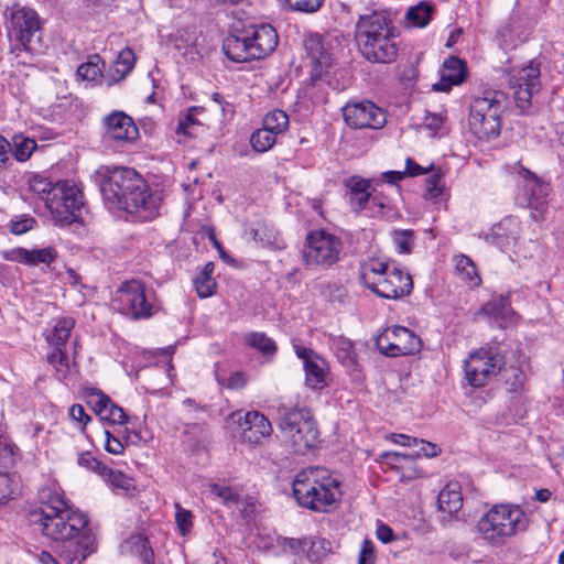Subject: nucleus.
<instances>
[{
    "label": "nucleus",
    "mask_w": 564,
    "mask_h": 564,
    "mask_svg": "<svg viewBox=\"0 0 564 564\" xmlns=\"http://www.w3.org/2000/svg\"><path fill=\"white\" fill-rule=\"evenodd\" d=\"M340 487L339 476L319 466L300 470L292 481L299 505L316 512H325L339 502L343 495Z\"/></svg>",
    "instance_id": "f257e3e1"
},
{
    "label": "nucleus",
    "mask_w": 564,
    "mask_h": 564,
    "mask_svg": "<svg viewBox=\"0 0 564 564\" xmlns=\"http://www.w3.org/2000/svg\"><path fill=\"white\" fill-rule=\"evenodd\" d=\"M43 501L40 510L32 512L31 521L39 523L44 535L55 541H66L83 532L88 525V518L83 512L69 508L65 500L58 495H46L44 490Z\"/></svg>",
    "instance_id": "f03ea898"
},
{
    "label": "nucleus",
    "mask_w": 564,
    "mask_h": 564,
    "mask_svg": "<svg viewBox=\"0 0 564 564\" xmlns=\"http://www.w3.org/2000/svg\"><path fill=\"white\" fill-rule=\"evenodd\" d=\"M355 37L361 55L371 63L388 64L398 56V47L383 12L372 11L360 15Z\"/></svg>",
    "instance_id": "7ed1b4c3"
},
{
    "label": "nucleus",
    "mask_w": 564,
    "mask_h": 564,
    "mask_svg": "<svg viewBox=\"0 0 564 564\" xmlns=\"http://www.w3.org/2000/svg\"><path fill=\"white\" fill-rule=\"evenodd\" d=\"M528 520L518 505L501 503L490 508L478 521L479 535L494 545L506 541L527 529Z\"/></svg>",
    "instance_id": "20e7f679"
},
{
    "label": "nucleus",
    "mask_w": 564,
    "mask_h": 564,
    "mask_svg": "<svg viewBox=\"0 0 564 564\" xmlns=\"http://www.w3.org/2000/svg\"><path fill=\"white\" fill-rule=\"evenodd\" d=\"M360 279L367 289L388 300L406 296L413 289L409 272L380 260H369L360 273Z\"/></svg>",
    "instance_id": "39448f33"
},
{
    "label": "nucleus",
    "mask_w": 564,
    "mask_h": 564,
    "mask_svg": "<svg viewBox=\"0 0 564 564\" xmlns=\"http://www.w3.org/2000/svg\"><path fill=\"white\" fill-rule=\"evenodd\" d=\"M278 426L296 454H305L316 447L319 437L317 424L306 408H291L283 412Z\"/></svg>",
    "instance_id": "423d86ee"
},
{
    "label": "nucleus",
    "mask_w": 564,
    "mask_h": 564,
    "mask_svg": "<svg viewBox=\"0 0 564 564\" xmlns=\"http://www.w3.org/2000/svg\"><path fill=\"white\" fill-rule=\"evenodd\" d=\"M45 207L56 226L64 227L77 223L82 219L85 208L83 191L74 181L56 182Z\"/></svg>",
    "instance_id": "0eeeda50"
},
{
    "label": "nucleus",
    "mask_w": 564,
    "mask_h": 564,
    "mask_svg": "<svg viewBox=\"0 0 564 564\" xmlns=\"http://www.w3.org/2000/svg\"><path fill=\"white\" fill-rule=\"evenodd\" d=\"M3 17L8 35L15 39L25 51L37 52L41 26L36 11L15 2L6 8Z\"/></svg>",
    "instance_id": "6e6552de"
},
{
    "label": "nucleus",
    "mask_w": 564,
    "mask_h": 564,
    "mask_svg": "<svg viewBox=\"0 0 564 564\" xmlns=\"http://www.w3.org/2000/svg\"><path fill=\"white\" fill-rule=\"evenodd\" d=\"M341 240L325 230L312 231L302 251L304 264L311 269H328L339 260Z\"/></svg>",
    "instance_id": "1a4fd4ad"
},
{
    "label": "nucleus",
    "mask_w": 564,
    "mask_h": 564,
    "mask_svg": "<svg viewBox=\"0 0 564 564\" xmlns=\"http://www.w3.org/2000/svg\"><path fill=\"white\" fill-rule=\"evenodd\" d=\"M503 365L505 358L498 347H482L465 361V378L471 387H484L501 371Z\"/></svg>",
    "instance_id": "9d476101"
},
{
    "label": "nucleus",
    "mask_w": 564,
    "mask_h": 564,
    "mask_svg": "<svg viewBox=\"0 0 564 564\" xmlns=\"http://www.w3.org/2000/svg\"><path fill=\"white\" fill-rule=\"evenodd\" d=\"M117 301L121 311L134 319L149 318L159 310L153 290L138 280L124 282Z\"/></svg>",
    "instance_id": "9b49d317"
},
{
    "label": "nucleus",
    "mask_w": 564,
    "mask_h": 564,
    "mask_svg": "<svg viewBox=\"0 0 564 564\" xmlns=\"http://www.w3.org/2000/svg\"><path fill=\"white\" fill-rule=\"evenodd\" d=\"M143 185V178L130 167H107L102 172L100 192L105 203L113 208L129 192Z\"/></svg>",
    "instance_id": "f8f14e48"
},
{
    "label": "nucleus",
    "mask_w": 564,
    "mask_h": 564,
    "mask_svg": "<svg viewBox=\"0 0 564 564\" xmlns=\"http://www.w3.org/2000/svg\"><path fill=\"white\" fill-rule=\"evenodd\" d=\"M518 173L522 182L521 191L517 196L518 204L529 208L534 220H542L547 209V196L551 191L550 185L522 166Z\"/></svg>",
    "instance_id": "ddd939ff"
},
{
    "label": "nucleus",
    "mask_w": 564,
    "mask_h": 564,
    "mask_svg": "<svg viewBox=\"0 0 564 564\" xmlns=\"http://www.w3.org/2000/svg\"><path fill=\"white\" fill-rule=\"evenodd\" d=\"M377 345L386 356L397 357L419 351L421 339L406 327L393 326L379 336Z\"/></svg>",
    "instance_id": "4468645a"
},
{
    "label": "nucleus",
    "mask_w": 564,
    "mask_h": 564,
    "mask_svg": "<svg viewBox=\"0 0 564 564\" xmlns=\"http://www.w3.org/2000/svg\"><path fill=\"white\" fill-rule=\"evenodd\" d=\"M343 117L347 126L352 129L378 130L387 122L386 112L368 100L347 102L343 108Z\"/></svg>",
    "instance_id": "2eb2a0df"
},
{
    "label": "nucleus",
    "mask_w": 564,
    "mask_h": 564,
    "mask_svg": "<svg viewBox=\"0 0 564 564\" xmlns=\"http://www.w3.org/2000/svg\"><path fill=\"white\" fill-rule=\"evenodd\" d=\"M296 356L303 360L305 383L314 390H322L329 382V367L327 361L313 349L294 345Z\"/></svg>",
    "instance_id": "dca6fc26"
},
{
    "label": "nucleus",
    "mask_w": 564,
    "mask_h": 564,
    "mask_svg": "<svg viewBox=\"0 0 564 564\" xmlns=\"http://www.w3.org/2000/svg\"><path fill=\"white\" fill-rule=\"evenodd\" d=\"M540 69L530 63L514 73L509 78L510 88L518 108L525 110L531 105V98L540 88Z\"/></svg>",
    "instance_id": "f3484780"
},
{
    "label": "nucleus",
    "mask_w": 564,
    "mask_h": 564,
    "mask_svg": "<svg viewBox=\"0 0 564 564\" xmlns=\"http://www.w3.org/2000/svg\"><path fill=\"white\" fill-rule=\"evenodd\" d=\"M113 208L122 209L129 214L137 215L143 220L152 219L158 214L159 203L158 198L149 193L147 183L138 186V189H132L129 195L124 197Z\"/></svg>",
    "instance_id": "a211bd4d"
},
{
    "label": "nucleus",
    "mask_w": 564,
    "mask_h": 564,
    "mask_svg": "<svg viewBox=\"0 0 564 564\" xmlns=\"http://www.w3.org/2000/svg\"><path fill=\"white\" fill-rule=\"evenodd\" d=\"M329 346L338 362L346 369L352 381L362 380V370L358 361L354 343L343 336H330Z\"/></svg>",
    "instance_id": "6ab92c4d"
},
{
    "label": "nucleus",
    "mask_w": 564,
    "mask_h": 564,
    "mask_svg": "<svg viewBox=\"0 0 564 564\" xmlns=\"http://www.w3.org/2000/svg\"><path fill=\"white\" fill-rule=\"evenodd\" d=\"M105 138L119 142L134 141L139 130L132 118L122 111H113L104 118Z\"/></svg>",
    "instance_id": "aec40b11"
},
{
    "label": "nucleus",
    "mask_w": 564,
    "mask_h": 564,
    "mask_svg": "<svg viewBox=\"0 0 564 564\" xmlns=\"http://www.w3.org/2000/svg\"><path fill=\"white\" fill-rule=\"evenodd\" d=\"M304 46L312 59L315 75L319 76L324 70L330 67L333 53L330 52V40L328 37L317 33H311L306 36Z\"/></svg>",
    "instance_id": "412c9836"
},
{
    "label": "nucleus",
    "mask_w": 564,
    "mask_h": 564,
    "mask_svg": "<svg viewBox=\"0 0 564 564\" xmlns=\"http://www.w3.org/2000/svg\"><path fill=\"white\" fill-rule=\"evenodd\" d=\"M245 31L251 44L250 51L256 59L270 54L278 45V33L270 24L250 25Z\"/></svg>",
    "instance_id": "4be33fe9"
},
{
    "label": "nucleus",
    "mask_w": 564,
    "mask_h": 564,
    "mask_svg": "<svg viewBox=\"0 0 564 564\" xmlns=\"http://www.w3.org/2000/svg\"><path fill=\"white\" fill-rule=\"evenodd\" d=\"M238 423L241 430V437L250 444H258L263 437H268L272 433L270 421L258 411H250L241 416L238 413Z\"/></svg>",
    "instance_id": "5701e85b"
},
{
    "label": "nucleus",
    "mask_w": 564,
    "mask_h": 564,
    "mask_svg": "<svg viewBox=\"0 0 564 564\" xmlns=\"http://www.w3.org/2000/svg\"><path fill=\"white\" fill-rule=\"evenodd\" d=\"M77 535L76 540L70 538L63 542L59 556L65 564H83L96 551L94 536L89 532L83 531Z\"/></svg>",
    "instance_id": "b1692460"
},
{
    "label": "nucleus",
    "mask_w": 564,
    "mask_h": 564,
    "mask_svg": "<svg viewBox=\"0 0 564 564\" xmlns=\"http://www.w3.org/2000/svg\"><path fill=\"white\" fill-rule=\"evenodd\" d=\"M88 398L89 404L101 420L119 425H123L129 422V417L124 410L116 404L102 391L95 389L90 392Z\"/></svg>",
    "instance_id": "393cba45"
},
{
    "label": "nucleus",
    "mask_w": 564,
    "mask_h": 564,
    "mask_svg": "<svg viewBox=\"0 0 564 564\" xmlns=\"http://www.w3.org/2000/svg\"><path fill=\"white\" fill-rule=\"evenodd\" d=\"M58 257L54 247H45L41 249H26L23 247L10 250L7 259L19 262L24 265L35 267L39 264L50 265Z\"/></svg>",
    "instance_id": "a878e982"
},
{
    "label": "nucleus",
    "mask_w": 564,
    "mask_h": 564,
    "mask_svg": "<svg viewBox=\"0 0 564 564\" xmlns=\"http://www.w3.org/2000/svg\"><path fill=\"white\" fill-rule=\"evenodd\" d=\"M467 69L463 59L452 56L445 59L441 79L433 85L435 91H448L454 85L462 84L466 78Z\"/></svg>",
    "instance_id": "bb28decb"
},
{
    "label": "nucleus",
    "mask_w": 564,
    "mask_h": 564,
    "mask_svg": "<svg viewBox=\"0 0 564 564\" xmlns=\"http://www.w3.org/2000/svg\"><path fill=\"white\" fill-rule=\"evenodd\" d=\"M506 95L500 90H485L481 97H475L470 104L469 115L501 116L505 109Z\"/></svg>",
    "instance_id": "cd10ccee"
},
{
    "label": "nucleus",
    "mask_w": 564,
    "mask_h": 564,
    "mask_svg": "<svg viewBox=\"0 0 564 564\" xmlns=\"http://www.w3.org/2000/svg\"><path fill=\"white\" fill-rule=\"evenodd\" d=\"M251 44L245 29L237 34H230L224 40L223 50L226 56L236 63L256 59L250 51Z\"/></svg>",
    "instance_id": "c85d7f7f"
},
{
    "label": "nucleus",
    "mask_w": 564,
    "mask_h": 564,
    "mask_svg": "<svg viewBox=\"0 0 564 564\" xmlns=\"http://www.w3.org/2000/svg\"><path fill=\"white\" fill-rule=\"evenodd\" d=\"M518 237L519 220L516 217H506L491 228V242L502 250L516 243Z\"/></svg>",
    "instance_id": "c756f323"
},
{
    "label": "nucleus",
    "mask_w": 564,
    "mask_h": 564,
    "mask_svg": "<svg viewBox=\"0 0 564 564\" xmlns=\"http://www.w3.org/2000/svg\"><path fill=\"white\" fill-rule=\"evenodd\" d=\"M345 186L349 189V202L354 210L360 212L366 208L370 202V182L361 176L354 175L344 181Z\"/></svg>",
    "instance_id": "7c9ffc66"
},
{
    "label": "nucleus",
    "mask_w": 564,
    "mask_h": 564,
    "mask_svg": "<svg viewBox=\"0 0 564 564\" xmlns=\"http://www.w3.org/2000/svg\"><path fill=\"white\" fill-rule=\"evenodd\" d=\"M468 121L474 134L480 139H490L497 137L501 130L500 116L469 115Z\"/></svg>",
    "instance_id": "2f4dec72"
},
{
    "label": "nucleus",
    "mask_w": 564,
    "mask_h": 564,
    "mask_svg": "<svg viewBox=\"0 0 564 564\" xmlns=\"http://www.w3.org/2000/svg\"><path fill=\"white\" fill-rule=\"evenodd\" d=\"M479 314L503 323L511 322L514 316L508 295L492 297L481 306Z\"/></svg>",
    "instance_id": "473e14b6"
},
{
    "label": "nucleus",
    "mask_w": 564,
    "mask_h": 564,
    "mask_svg": "<svg viewBox=\"0 0 564 564\" xmlns=\"http://www.w3.org/2000/svg\"><path fill=\"white\" fill-rule=\"evenodd\" d=\"M75 321L70 317H62L46 330L45 339L52 348H65V345L74 329Z\"/></svg>",
    "instance_id": "72a5a7b5"
},
{
    "label": "nucleus",
    "mask_w": 564,
    "mask_h": 564,
    "mask_svg": "<svg viewBox=\"0 0 564 564\" xmlns=\"http://www.w3.org/2000/svg\"><path fill=\"white\" fill-rule=\"evenodd\" d=\"M246 235L253 241L259 242L264 247L278 250L285 247L274 227L268 224H261L257 228L251 227L246 230Z\"/></svg>",
    "instance_id": "f704fd0d"
},
{
    "label": "nucleus",
    "mask_w": 564,
    "mask_h": 564,
    "mask_svg": "<svg viewBox=\"0 0 564 564\" xmlns=\"http://www.w3.org/2000/svg\"><path fill=\"white\" fill-rule=\"evenodd\" d=\"M123 552L135 555L142 564H154V553L143 534H133L122 545Z\"/></svg>",
    "instance_id": "c9c22d12"
},
{
    "label": "nucleus",
    "mask_w": 564,
    "mask_h": 564,
    "mask_svg": "<svg viewBox=\"0 0 564 564\" xmlns=\"http://www.w3.org/2000/svg\"><path fill=\"white\" fill-rule=\"evenodd\" d=\"M463 503V497L458 484L446 485L438 494V509L449 514L456 513Z\"/></svg>",
    "instance_id": "e433bc0d"
},
{
    "label": "nucleus",
    "mask_w": 564,
    "mask_h": 564,
    "mask_svg": "<svg viewBox=\"0 0 564 564\" xmlns=\"http://www.w3.org/2000/svg\"><path fill=\"white\" fill-rule=\"evenodd\" d=\"M433 10V4L427 1H421L410 7L405 13L408 25L412 28H425L432 19Z\"/></svg>",
    "instance_id": "4c0bfd02"
},
{
    "label": "nucleus",
    "mask_w": 564,
    "mask_h": 564,
    "mask_svg": "<svg viewBox=\"0 0 564 564\" xmlns=\"http://www.w3.org/2000/svg\"><path fill=\"white\" fill-rule=\"evenodd\" d=\"M10 144V152L13 153L14 159L19 162L28 161L37 148L36 141L33 138L23 134H14Z\"/></svg>",
    "instance_id": "58836bf2"
},
{
    "label": "nucleus",
    "mask_w": 564,
    "mask_h": 564,
    "mask_svg": "<svg viewBox=\"0 0 564 564\" xmlns=\"http://www.w3.org/2000/svg\"><path fill=\"white\" fill-rule=\"evenodd\" d=\"M456 272L471 286H478L481 279L477 272L476 265L470 258L465 254L454 257Z\"/></svg>",
    "instance_id": "ea45409f"
},
{
    "label": "nucleus",
    "mask_w": 564,
    "mask_h": 564,
    "mask_svg": "<svg viewBox=\"0 0 564 564\" xmlns=\"http://www.w3.org/2000/svg\"><path fill=\"white\" fill-rule=\"evenodd\" d=\"M134 62L135 57L131 48L126 47L120 51L113 66L111 67V76L113 80L124 78L132 70Z\"/></svg>",
    "instance_id": "a19ab883"
},
{
    "label": "nucleus",
    "mask_w": 564,
    "mask_h": 564,
    "mask_svg": "<svg viewBox=\"0 0 564 564\" xmlns=\"http://www.w3.org/2000/svg\"><path fill=\"white\" fill-rule=\"evenodd\" d=\"M55 183L41 174H32L28 178V189L46 204L53 193Z\"/></svg>",
    "instance_id": "79ce46f5"
},
{
    "label": "nucleus",
    "mask_w": 564,
    "mask_h": 564,
    "mask_svg": "<svg viewBox=\"0 0 564 564\" xmlns=\"http://www.w3.org/2000/svg\"><path fill=\"white\" fill-rule=\"evenodd\" d=\"M215 265L213 262H207L200 274L195 279V289L199 297H208L213 295L216 283L212 278Z\"/></svg>",
    "instance_id": "37998d69"
},
{
    "label": "nucleus",
    "mask_w": 564,
    "mask_h": 564,
    "mask_svg": "<svg viewBox=\"0 0 564 564\" xmlns=\"http://www.w3.org/2000/svg\"><path fill=\"white\" fill-rule=\"evenodd\" d=\"M325 543V540L318 539V540H312L310 538H302V539H293V538H284L283 542L281 544L283 551L289 552L293 555H301V554H307L308 550L315 547L316 544H323Z\"/></svg>",
    "instance_id": "c03bdc74"
},
{
    "label": "nucleus",
    "mask_w": 564,
    "mask_h": 564,
    "mask_svg": "<svg viewBox=\"0 0 564 564\" xmlns=\"http://www.w3.org/2000/svg\"><path fill=\"white\" fill-rule=\"evenodd\" d=\"M289 123L290 121L286 112L275 109L264 116L262 127L278 135L288 129Z\"/></svg>",
    "instance_id": "a18cd8bd"
},
{
    "label": "nucleus",
    "mask_w": 564,
    "mask_h": 564,
    "mask_svg": "<svg viewBox=\"0 0 564 564\" xmlns=\"http://www.w3.org/2000/svg\"><path fill=\"white\" fill-rule=\"evenodd\" d=\"M19 448L7 437H0V471L9 473L17 460Z\"/></svg>",
    "instance_id": "49530a36"
},
{
    "label": "nucleus",
    "mask_w": 564,
    "mask_h": 564,
    "mask_svg": "<svg viewBox=\"0 0 564 564\" xmlns=\"http://www.w3.org/2000/svg\"><path fill=\"white\" fill-rule=\"evenodd\" d=\"M246 343L250 347L261 351L263 355H274L276 351L275 343L264 333L253 332L247 335Z\"/></svg>",
    "instance_id": "de8ad7c7"
},
{
    "label": "nucleus",
    "mask_w": 564,
    "mask_h": 564,
    "mask_svg": "<svg viewBox=\"0 0 564 564\" xmlns=\"http://www.w3.org/2000/svg\"><path fill=\"white\" fill-rule=\"evenodd\" d=\"M392 241L399 253L408 254L411 253L414 243L415 235L411 229H394L391 232Z\"/></svg>",
    "instance_id": "09e8293b"
},
{
    "label": "nucleus",
    "mask_w": 564,
    "mask_h": 564,
    "mask_svg": "<svg viewBox=\"0 0 564 564\" xmlns=\"http://www.w3.org/2000/svg\"><path fill=\"white\" fill-rule=\"evenodd\" d=\"M198 111V108H191L187 113L178 120L176 133L195 137L198 130L202 128L200 121L196 118V113Z\"/></svg>",
    "instance_id": "8fccbe9b"
},
{
    "label": "nucleus",
    "mask_w": 564,
    "mask_h": 564,
    "mask_svg": "<svg viewBox=\"0 0 564 564\" xmlns=\"http://www.w3.org/2000/svg\"><path fill=\"white\" fill-rule=\"evenodd\" d=\"M112 488L122 489L128 491L132 488V480L130 477L119 470H113L105 465L99 475Z\"/></svg>",
    "instance_id": "3c124183"
},
{
    "label": "nucleus",
    "mask_w": 564,
    "mask_h": 564,
    "mask_svg": "<svg viewBox=\"0 0 564 564\" xmlns=\"http://www.w3.org/2000/svg\"><path fill=\"white\" fill-rule=\"evenodd\" d=\"M275 137V133L268 131L262 127L251 134L250 143L257 152L263 153L274 145L276 141Z\"/></svg>",
    "instance_id": "603ef678"
},
{
    "label": "nucleus",
    "mask_w": 564,
    "mask_h": 564,
    "mask_svg": "<svg viewBox=\"0 0 564 564\" xmlns=\"http://www.w3.org/2000/svg\"><path fill=\"white\" fill-rule=\"evenodd\" d=\"M47 361L54 367L57 378L64 379L69 370V359L64 348H53L47 355Z\"/></svg>",
    "instance_id": "864d4df0"
},
{
    "label": "nucleus",
    "mask_w": 564,
    "mask_h": 564,
    "mask_svg": "<svg viewBox=\"0 0 564 564\" xmlns=\"http://www.w3.org/2000/svg\"><path fill=\"white\" fill-rule=\"evenodd\" d=\"M19 488V478L15 474L0 471V505L12 498Z\"/></svg>",
    "instance_id": "5fc2aeb1"
},
{
    "label": "nucleus",
    "mask_w": 564,
    "mask_h": 564,
    "mask_svg": "<svg viewBox=\"0 0 564 564\" xmlns=\"http://www.w3.org/2000/svg\"><path fill=\"white\" fill-rule=\"evenodd\" d=\"M503 376L509 392L517 393L522 390L525 375L520 368L510 367L505 370Z\"/></svg>",
    "instance_id": "6e6d98bb"
},
{
    "label": "nucleus",
    "mask_w": 564,
    "mask_h": 564,
    "mask_svg": "<svg viewBox=\"0 0 564 564\" xmlns=\"http://www.w3.org/2000/svg\"><path fill=\"white\" fill-rule=\"evenodd\" d=\"M37 225L34 217L28 214L15 216L10 220V231L13 235H23L32 230Z\"/></svg>",
    "instance_id": "4d7b16f0"
},
{
    "label": "nucleus",
    "mask_w": 564,
    "mask_h": 564,
    "mask_svg": "<svg viewBox=\"0 0 564 564\" xmlns=\"http://www.w3.org/2000/svg\"><path fill=\"white\" fill-rule=\"evenodd\" d=\"M99 62V56L95 55L90 61L78 66L77 75L89 82L96 80L101 75Z\"/></svg>",
    "instance_id": "13d9d810"
},
{
    "label": "nucleus",
    "mask_w": 564,
    "mask_h": 564,
    "mask_svg": "<svg viewBox=\"0 0 564 564\" xmlns=\"http://www.w3.org/2000/svg\"><path fill=\"white\" fill-rule=\"evenodd\" d=\"M175 522L182 535H186L193 528V513L184 509L178 502L174 505Z\"/></svg>",
    "instance_id": "bf43d9fd"
},
{
    "label": "nucleus",
    "mask_w": 564,
    "mask_h": 564,
    "mask_svg": "<svg viewBox=\"0 0 564 564\" xmlns=\"http://www.w3.org/2000/svg\"><path fill=\"white\" fill-rule=\"evenodd\" d=\"M324 0H284V3L292 11L313 13L323 4Z\"/></svg>",
    "instance_id": "052dcab7"
},
{
    "label": "nucleus",
    "mask_w": 564,
    "mask_h": 564,
    "mask_svg": "<svg viewBox=\"0 0 564 564\" xmlns=\"http://www.w3.org/2000/svg\"><path fill=\"white\" fill-rule=\"evenodd\" d=\"M381 458L386 464H388L390 467L400 469L404 466L405 463L412 460L411 455L401 454L397 452H386L382 453Z\"/></svg>",
    "instance_id": "680f3d73"
},
{
    "label": "nucleus",
    "mask_w": 564,
    "mask_h": 564,
    "mask_svg": "<svg viewBox=\"0 0 564 564\" xmlns=\"http://www.w3.org/2000/svg\"><path fill=\"white\" fill-rule=\"evenodd\" d=\"M77 463L79 466L93 470L98 475H100L101 469H104L105 467V465L101 462H99L96 457H94L89 452L79 454Z\"/></svg>",
    "instance_id": "e2e57ef3"
},
{
    "label": "nucleus",
    "mask_w": 564,
    "mask_h": 564,
    "mask_svg": "<svg viewBox=\"0 0 564 564\" xmlns=\"http://www.w3.org/2000/svg\"><path fill=\"white\" fill-rule=\"evenodd\" d=\"M210 492L223 499L226 503H237L238 495L230 487L212 485Z\"/></svg>",
    "instance_id": "0e129e2a"
},
{
    "label": "nucleus",
    "mask_w": 564,
    "mask_h": 564,
    "mask_svg": "<svg viewBox=\"0 0 564 564\" xmlns=\"http://www.w3.org/2000/svg\"><path fill=\"white\" fill-rule=\"evenodd\" d=\"M10 150V142L0 134V174L11 165Z\"/></svg>",
    "instance_id": "69168bd1"
},
{
    "label": "nucleus",
    "mask_w": 564,
    "mask_h": 564,
    "mask_svg": "<svg viewBox=\"0 0 564 564\" xmlns=\"http://www.w3.org/2000/svg\"><path fill=\"white\" fill-rule=\"evenodd\" d=\"M375 560L376 556L372 542L369 540H364L360 549L358 564H375Z\"/></svg>",
    "instance_id": "338daca9"
},
{
    "label": "nucleus",
    "mask_w": 564,
    "mask_h": 564,
    "mask_svg": "<svg viewBox=\"0 0 564 564\" xmlns=\"http://www.w3.org/2000/svg\"><path fill=\"white\" fill-rule=\"evenodd\" d=\"M227 389L239 390L245 388L247 384V377L243 372L236 371L232 372L227 379L226 382L223 383Z\"/></svg>",
    "instance_id": "774afa93"
}]
</instances>
